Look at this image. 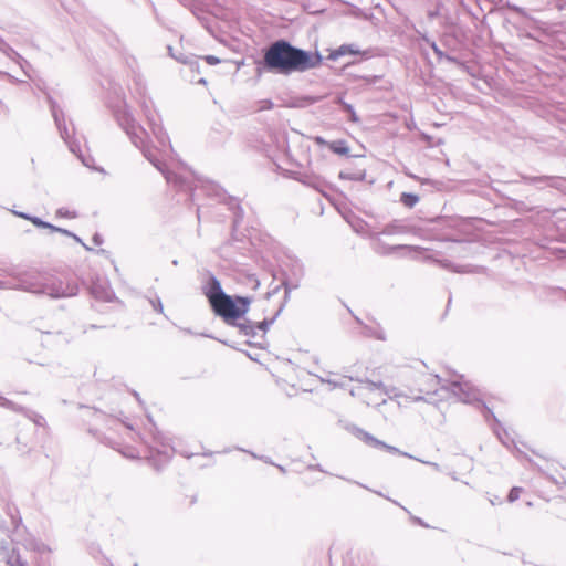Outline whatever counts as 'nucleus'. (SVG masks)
<instances>
[{"label": "nucleus", "mask_w": 566, "mask_h": 566, "mask_svg": "<svg viewBox=\"0 0 566 566\" xmlns=\"http://www.w3.org/2000/svg\"><path fill=\"white\" fill-rule=\"evenodd\" d=\"M353 433L356 438H358L359 440H361L369 447L381 448L391 453H397V454H401L403 457L413 458L412 455L408 454L407 452H402L399 449H397L396 447L389 446L386 442L375 438L373 434H370L369 432H367L360 428H354Z\"/></svg>", "instance_id": "obj_11"}, {"label": "nucleus", "mask_w": 566, "mask_h": 566, "mask_svg": "<svg viewBox=\"0 0 566 566\" xmlns=\"http://www.w3.org/2000/svg\"><path fill=\"white\" fill-rule=\"evenodd\" d=\"M521 492H522L521 488H517V486L512 488L507 495L509 502H515L520 497Z\"/></svg>", "instance_id": "obj_23"}, {"label": "nucleus", "mask_w": 566, "mask_h": 566, "mask_svg": "<svg viewBox=\"0 0 566 566\" xmlns=\"http://www.w3.org/2000/svg\"><path fill=\"white\" fill-rule=\"evenodd\" d=\"M0 407L11 409V410H13L15 412H23V410H24L22 407L17 406L12 401H10L7 398L1 397V396H0Z\"/></svg>", "instance_id": "obj_20"}, {"label": "nucleus", "mask_w": 566, "mask_h": 566, "mask_svg": "<svg viewBox=\"0 0 566 566\" xmlns=\"http://www.w3.org/2000/svg\"><path fill=\"white\" fill-rule=\"evenodd\" d=\"M206 295L210 305H212L227 294L223 292L220 282L214 276H211L207 286Z\"/></svg>", "instance_id": "obj_14"}, {"label": "nucleus", "mask_w": 566, "mask_h": 566, "mask_svg": "<svg viewBox=\"0 0 566 566\" xmlns=\"http://www.w3.org/2000/svg\"><path fill=\"white\" fill-rule=\"evenodd\" d=\"M51 231L52 232H60V233H63V234L69 235V237L73 235V233L70 232L69 230L62 229V228H59V227H57V230H51Z\"/></svg>", "instance_id": "obj_33"}, {"label": "nucleus", "mask_w": 566, "mask_h": 566, "mask_svg": "<svg viewBox=\"0 0 566 566\" xmlns=\"http://www.w3.org/2000/svg\"><path fill=\"white\" fill-rule=\"evenodd\" d=\"M11 287L10 285H8L7 283H4L3 281H0V289H9Z\"/></svg>", "instance_id": "obj_36"}, {"label": "nucleus", "mask_w": 566, "mask_h": 566, "mask_svg": "<svg viewBox=\"0 0 566 566\" xmlns=\"http://www.w3.org/2000/svg\"><path fill=\"white\" fill-rule=\"evenodd\" d=\"M410 231V228L406 224L400 223L399 221H394L389 224H387L382 234L392 235V234H400V233H407Z\"/></svg>", "instance_id": "obj_16"}, {"label": "nucleus", "mask_w": 566, "mask_h": 566, "mask_svg": "<svg viewBox=\"0 0 566 566\" xmlns=\"http://www.w3.org/2000/svg\"><path fill=\"white\" fill-rule=\"evenodd\" d=\"M340 104L343 105L344 109L349 114V119L354 123L358 122V117L350 104H347L343 101H340Z\"/></svg>", "instance_id": "obj_22"}, {"label": "nucleus", "mask_w": 566, "mask_h": 566, "mask_svg": "<svg viewBox=\"0 0 566 566\" xmlns=\"http://www.w3.org/2000/svg\"><path fill=\"white\" fill-rule=\"evenodd\" d=\"M76 242L81 243L86 250L91 251L92 248H90L88 245H86L76 234L73 233V235H71Z\"/></svg>", "instance_id": "obj_32"}, {"label": "nucleus", "mask_w": 566, "mask_h": 566, "mask_svg": "<svg viewBox=\"0 0 566 566\" xmlns=\"http://www.w3.org/2000/svg\"><path fill=\"white\" fill-rule=\"evenodd\" d=\"M452 394L460 401L465 403H473L480 401V391L472 386L469 381L464 380L463 376H454L452 380H444L438 375H431L427 381L420 386L417 391L419 395L412 396V401L424 400L422 394H437L439 390Z\"/></svg>", "instance_id": "obj_3"}, {"label": "nucleus", "mask_w": 566, "mask_h": 566, "mask_svg": "<svg viewBox=\"0 0 566 566\" xmlns=\"http://www.w3.org/2000/svg\"><path fill=\"white\" fill-rule=\"evenodd\" d=\"M1 50L10 57L11 55H17L18 57H20L19 54L7 44H4L3 48H1Z\"/></svg>", "instance_id": "obj_30"}, {"label": "nucleus", "mask_w": 566, "mask_h": 566, "mask_svg": "<svg viewBox=\"0 0 566 566\" xmlns=\"http://www.w3.org/2000/svg\"><path fill=\"white\" fill-rule=\"evenodd\" d=\"M0 559L8 566H28V558L21 547L11 541H4L0 546Z\"/></svg>", "instance_id": "obj_10"}, {"label": "nucleus", "mask_w": 566, "mask_h": 566, "mask_svg": "<svg viewBox=\"0 0 566 566\" xmlns=\"http://www.w3.org/2000/svg\"><path fill=\"white\" fill-rule=\"evenodd\" d=\"M140 107L144 112V115H145L147 122H148L150 132L158 144L157 150L163 156L166 155L167 149L172 151L169 137H168L167 133L165 132L164 127L161 126L160 118L151 107V101H149L147 98H143L140 101Z\"/></svg>", "instance_id": "obj_6"}, {"label": "nucleus", "mask_w": 566, "mask_h": 566, "mask_svg": "<svg viewBox=\"0 0 566 566\" xmlns=\"http://www.w3.org/2000/svg\"><path fill=\"white\" fill-rule=\"evenodd\" d=\"M1 50L10 57L11 55H17L18 57H20L19 54L7 44H4L3 48H1Z\"/></svg>", "instance_id": "obj_29"}, {"label": "nucleus", "mask_w": 566, "mask_h": 566, "mask_svg": "<svg viewBox=\"0 0 566 566\" xmlns=\"http://www.w3.org/2000/svg\"><path fill=\"white\" fill-rule=\"evenodd\" d=\"M419 201V197L417 195H413V193H407V192H403L401 195V202L408 207V208H412L415 207Z\"/></svg>", "instance_id": "obj_19"}, {"label": "nucleus", "mask_w": 566, "mask_h": 566, "mask_svg": "<svg viewBox=\"0 0 566 566\" xmlns=\"http://www.w3.org/2000/svg\"><path fill=\"white\" fill-rule=\"evenodd\" d=\"M93 242L96 244V245H101L103 243V239L102 237L96 233L94 237H93Z\"/></svg>", "instance_id": "obj_34"}, {"label": "nucleus", "mask_w": 566, "mask_h": 566, "mask_svg": "<svg viewBox=\"0 0 566 566\" xmlns=\"http://www.w3.org/2000/svg\"><path fill=\"white\" fill-rule=\"evenodd\" d=\"M140 107L144 112V115H145L147 122H148L150 132L158 144L157 150L163 156L166 155L167 149L172 151L169 137H168L167 133L165 132L164 127L161 126L160 118L151 107V101H149L147 98H143L140 101Z\"/></svg>", "instance_id": "obj_7"}, {"label": "nucleus", "mask_w": 566, "mask_h": 566, "mask_svg": "<svg viewBox=\"0 0 566 566\" xmlns=\"http://www.w3.org/2000/svg\"><path fill=\"white\" fill-rule=\"evenodd\" d=\"M361 53L363 52L355 44H343L335 51L331 52L329 59L335 61L338 57L344 56L346 54L358 55Z\"/></svg>", "instance_id": "obj_15"}, {"label": "nucleus", "mask_w": 566, "mask_h": 566, "mask_svg": "<svg viewBox=\"0 0 566 566\" xmlns=\"http://www.w3.org/2000/svg\"><path fill=\"white\" fill-rule=\"evenodd\" d=\"M350 395L368 406H380L387 401V398L392 399L403 396L395 387H386L381 381L370 380H358V384L352 388Z\"/></svg>", "instance_id": "obj_4"}, {"label": "nucleus", "mask_w": 566, "mask_h": 566, "mask_svg": "<svg viewBox=\"0 0 566 566\" xmlns=\"http://www.w3.org/2000/svg\"><path fill=\"white\" fill-rule=\"evenodd\" d=\"M250 300L247 297L238 296L235 301L224 295L218 302L211 305L214 313L222 317L226 323L234 324V321L242 317L249 310Z\"/></svg>", "instance_id": "obj_5"}, {"label": "nucleus", "mask_w": 566, "mask_h": 566, "mask_svg": "<svg viewBox=\"0 0 566 566\" xmlns=\"http://www.w3.org/2000/svg\"><path fill=\"white\" fill-rule=\"evenodd\" d=\"M30 546L40 553L49 551V548L42 543L31 542Z\"/></svg>", "instance_id": "obj_26"}, {"label": "nucleus", "mask_w": 566, "mask_h": 566, "mask_svg": "<svg viewBox=\"0 0 566 566\" xmlns=\"http://www.w3.org/2000/svg\"><path fill=\"white\" fill-rule=\"evenodd\" d=\"M32 292L43 293L53 298L71 297L77 294L78 286L75 282H64L60 279H51L45 282L41 289H34Z\"/></svg>", "instance_id": "obj_9"}, {"label": "nucleus", "mask_w": 566, "mask_h": 566, "mask_svg": "<svg viewBox=\"0 0 566 566\" xmlns=\"http://www.w3.org/2000/svg\"><path fill=\"white\" fill-rule=\"evenodd\" d=\"M430 465H432L434 469H438L439 465L437 463H429Z\"/></svg>", "instance_id": "obj_37"}, {"label": "nucleus", "mask_w": 566, "mask_h": 566, "mask_svg": "<svg viewBox=\"0 0 566 566\" xmlns=\"http://www.w3.org/2000/svg\"><path fill=\"white\" fill-rule=\"evenodd\" d=\"M50 107H51V112H52V116L54 118V122H55V124L57 126V129L60 132V135L63 138V140L67 144L70 150L73 154H76L81 158L82 163L85 166H90V163L86 159L82 158V156L80 154V145H78V143L75 139L72 138V134H73L74 129H73V127H71V129H70L66 126L63 111L52 99H50Z\"/></svg>", "instance_id": "obj_8"}, {"label": "nucleus", "mask_w": 566, "mask_h": 566, "mask_svg": "<svg viewBox=\"0 0 566 566\" xmlns=\"http://www.w3.org/2000/svg\"><path fill=\"white\" fill-rule=\"evenodd\" d=\"M331 149L335 153V154H339V155H347L348 151H349V148L345 145L344 142H337V143H334L332 146H331Z\"/></svg>", "instance_id": "obj_21"}, {"label": "nucleus", "mask_w": 566, "mask_h": 566, "mask_svg": "<svg viewBox=\"0 0 566 566\" xmlns=\"http://www.w3.org/2000/svg\"><path fill=\"white\" fill-rule=\"evenodd\" d=\"M373 237L375 239L374 250L378 254L387 255V254H391V253H394L396 251H400V250H408L409 252H411V251H416L417 249H419L418 247H412V245L389 247V245H386L384 242H381V240L379 239V233H376Z\"/></svg>", "instance_id": "obj_13"}, {"label": "nucleus", "mask_w": 566, "mask_h": 566, "mask_svg": "<svg viewBox=\"0 0 566 566\" xmlns=\"http://www.w3.org/2000/svg\"><path fill=\"white\" fill-rule=\"evenodd\" d=\"M151 303V306L155 311L159 312V313H163L164 312V308H163V304H161V301L160 298H156V300H151L150 301Z\"/></svg>", "instance_id": "obj_27"}, {"label": "nucleus", "mask_w": 566, "mask_h": 566, "mask_svg": "<svg viewBox=\"0 0 566 566\" xmlns=\"http://www.w3.org/2000/svg\"><path fill=\"white\" fill-rule=\"evenodd\" d=\"M272 106V102H269V104H265V107H271Z\"/></svg>", "instance_id": "obj_38"}, {"label": "nucleus", "mask_w": 566, "mask_h": 566, "mask_svg": "<svg viewBox=\"0 0 566 566\" xmlns=\"http://www.w3.org/2000/svg\"><path fill=\"white\" fill-rule=\"evenodd\" d=\"M441 265H442L443 268H446V269H452L453 271H457V272H459V271H460V270H458V269H454V268L451 265V263H450V262H441Z\"/></svg>", "instance_id": "obj_35"}, {"label": "nucleus", "mask_w": 566, "mask_h": 566, "mask_svg": "<svg viewBox=\"0 0 566 566\" xmlns=\"http://www.w3.org/2000/svg\"><path fill=\"white\" fill-rule=\"evenodd\" d=\"M322 63V55L292 45L285 40L273 42L264 52L262 67L271 73L291 75L316 69Z\"/></svg>", "instance_id": "obj_1"}, {"label": "nucleus", "mask_w": 566, "mask_h": 566, "mask_svg": "<svg viewBox=\"0 0 566 566\" xmlns=\"http://www.w3.org/2000/svg\"><path fill=\"white\" fill-rule=\"evenodd\" d=\"M116 118L132 143L139 148L145 158L164 175L168 184L174 185L180 190H191V187L184 177L168 170L165 163L157 157L153 147L148 145V132L135 120L130 109L126 105L116 112Z\"/></svg>", "instance_id": "obj_2"}, {"label": "nucleus", "mask_w": 566, "mask_h": 566, "mask_svg": "<svg viewBox=\"0 0 566 566\" xmlns=\"http://www.w3.org/2000/svg\"><path fill=\"white\" fill-rule=\"evenodd\" d=\"M431 46H432V49H433L434 53H436L440 59L444 56L443 52H442V51L437 46V44H436V43H432V45H431Z\"/></svg>", "instance_id": "obj_31"}, {"label": "nucleus", "mask_w": 566, "mask_h": 566, "mask_svg": "<svg viewBox=\"0 0 566 566\" xmlns=\"http://www.w3.org/2000/svg\"><path fill=\"white\" fill-rule=\"evenodd\" d=\"M272 106V102H269V104H265V107H271Z\"/></svg>", "instance_id": "obj_39"}, {"label": "nucleus", "mask_w": 566, "mask_h": 566, "mask_svg": "<svg viewBox=\"0 0 566 566\" xmlns=\"http://www.w3.org/2000/svg\"><path fill=\"white\" fill-rule=\"evenodd\" d=\"M272 322L273 321L264 319L260 323H254L252 321L245 319L242 323H234L233 325H235L239 328L241 334L250 337H255L256 331H261L264 334L269 326L272 324Z\"/></svg>", "instance_id": "obj_12"}, {"label": "nucleus", "mask_w": 566, "mask_h": 566, "mask_svg": "<svg viewBox=\"0 0 566 566\" xmlns=\"http://www.w3.org/2000/svg\"><path fill=\"white\" fill-rule=\"evenodd\" d=\"M205 60L210 65H217L220 63V59H218L214 55H207V56H205Z\"/></svg>", "instance_id": "obj_28"}, {"label": "nucleus", "mask_w": 566, "mask_h": 566, "mask_svg": "<svg viewBox=\"0 0 566 566\" xmlns=\"http://www.w3.org/2000/svg\"><path fill=\"white\" fill-rule=\"evenodd\" d=\"M14 214L25 219V220H30L34 226L39 227V228H45V229H50V230H57V227L56 226H53L49 222H45L43 220H41L40 218L38 217H33V216H30V214H27V213H23V212H17L14 211Z\"/></svg>", "instance_id": "obj_17"}, {"label": "nucleus", "mask_w": 566, "mask_h": 566, "mask_svg": "<svg viewBox=\"0 0 566 566\" xmlns=\"http://www.w3.org/2000/svg\"><path fill=\"white\" fill-rule=\"evenodd\" d=\"M92 294L96 298H102V300L108 301V300H111L112 292L108 291V289H105L103 286H93L92 287Z\"/></svg>", "instance_id": "obj_18"}, {"label": "nucleus", "mask_w": 566, "mask_h": 566, "mask_svg": "<svg viewBox=\"0 0 566 566\" xmlns=\"http://www.w3.org/2000/svg\"><path fill=\"white\" fill-rule=\"evenodd\" d=\"M56 214L59 217H65V218H75L76 217V213L73 212V211H69L67 209L65 208H60L57 209L56 211Z\"/></svg>", "instance_id": "obj_25"}, {"label": "nucleus", "mask_w": 566, "mask_h": 566, "mask_svg": "<svg viewBox=\"0 0 566 566\" xmlns=\"http://www.w3.org/2000/svg\"><path fill=\"white\" fill-rule=\"evenodd\" d=\"M511 10L513 12H515L516 14L521 15L522 18H524L526 23H527V25L533 22V20L525 14V12H524V10L522 8L511 7Z\"/></svg>", "instance_id": "obj_24"}]
</instances>
